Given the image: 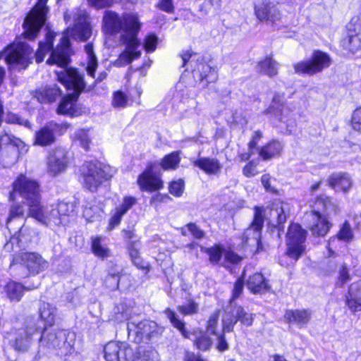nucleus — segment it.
Segmentation results:
<instances>
[{
  "mask_svg": "<svg viewBox=\"0 0 361 361\" xmlns=\"http://www.w3.org/2000/svg\"><path fill=\"white\" fill-rule=\"evenodd\" d=\"M353 238V232L350 224L345 222L338 233V238L342 240L348 241Z\"/></svg>",
  "mask_w": 361,
  "mask_h": 361,
  "instance_id": "nucleus-52",
  "label": "nucleus"
},
{
  "mask_svg": "<svg viewBox=\"0 0 361 361\" xmlns=\"http://www.w3.org/2000/svg\"><path fill=\"white\" fill-rule=\"evenodd\" d=\"M164 314L166 317L170 320L173 327L176 328L182 336L186 338H190L191 336H194V344L200 350H207L212 346V340L210 338L202 331L198 332L197 334H194L188 331L185 328V323L178 319L176 317V314L171 310L170 308H167L164 310Z\"/></svg>",
  "mask_w": 361,
  "mask_h": 361,
  "instance_id": "nucleus-12",
  "label": "nucleus"
},
{
  "mask_svg": "<svg viewBox=\"0 0 361 361\" xmlns=\"http://www.w3.org/2000/svg\"><path fill=\"white\" fill-rule=\"evenodd\" d=\"M157 352L154 350H146L144 347L137 348L135 353L129 357L131 361H157Z\"/></svg>",
  "mask_w": 361,
  "mask_h": 361,
  "instance_id": "nucleus-40",
  "label": "nucleus"
},
{
  "mask_svg": "<svg viewBox=\"0 0 361 361\" xmlns=\"http://www.w3.org/2000/svg\"><path fill=\"white\" fill-rule=\"evenodd\" d=\"M24 287L22 284L10 281L5 286V292L11 301L18 302L23 297Z\"/></svg>",
  "mask_w": 361,
  "mask_h": 361,
  "instance_id": "nucleus-41",
  "label": "nucleus"
},
{
  "mask_svg": "<svg viewBox=\"0 0 361 361\" xmlns=\"http://www.w3.org/2000/svg\"><path fill=\"white\" fill-rule=\"evenodd\" d=\"M57 212L58 208L56 206L48 209H44L39 204L36 209L35 207L32 209V212L29 215L46 226L65 225L68 221L63 219V217H61L60 213Z\"/></svg>",
  "mask_w": 361,
  "mask_h": 361,
  "instance_id": "nucleus-16",
  "label": "nucleus"
},
{
  "mask_svg": "<svg viewBox=\"0 0 361 361\" xmlns=\"http://www.w3.org/2000/svg\"><path fill=\"white\" fill-rule=\"evenodd\" d=\"M115 311L116 319L120 322L128 320L127 329L128 336L132 337L134 342L139 343L144 338L149 339L151 337L161 334L163 331L161 327H158L156 322L149 320L139 321L136 318L130 317L128 310L124 311V305H121Z\"/></svg>",
  "mask_w": 361,
  "mask_h": 361,
  "instance_id": "nucleus-5",
  "label": "nucleus"
},
{
  "mask_svg": "<svg viewBox=\"0 0 361 361\" xmlns=\"http://www.w3.org/2000/svg\"><path fill=\"white\" fill-rule=\"evenodd\" d=\"M157 37L154 35H149L146 37L145 49L147 51H154L157 48Z\"/></svg>",
  "mask_w": 361,
  "mask_h": 361,
  "instance_id": "nucleus-59",
  "label": "nucleus"
},
{
  "mask_svg": "<svg viewBox=\"0 0 361 361\" xmlns=\"http://www.w3.org/2000/svg\"><path fill=\"white\" fill-rule=\"evenodd\" d=\"M103 23L106 32L109 34L121 32L122 42L126 44V49L115 61V66H125L140 56V51H137L140 45L137 38L140 27L137 16L126 13L119 17L116 13L107 11L104 13Z\"/></svg>",
  "mask_w": 361,
  "mask_h": 361,
  "instance_id": "nucleus-2",
  "label": "nucleus"
},
{
  "mask_svg": "<svg viewBox=\"0 0 361 361\" xmlns=\"http://www.w3.org/2000/svg\"><path fill=\"white\" fill-rule=\"evenodd\" d=\"M55 34L48 32L46 35L45 42H40L39 48L34 54L33 49L25 42H14L7 49L8 54L6 57L7 63L12 66H19L20 68H26L35 56L37 63L44 60V55L53 49V41Z\"/></svg>",
  "mask_w": 361,
  "mask_h": 361,
  "instance_id": "nucleus-3",
  "label": "nucleus"
},
{
  "mask_svg": "<svg viewBox=\"0 0 361 361\" xmlns=\"http://www.w3.org/2000/svg\"><path fill=\"white\" fill-rule=\"evenodd\" d=\"M255 314L249 313L245 310L238 305H233L231 303L230 307H228L225 311V314L222 318V327L223 329L221 333L218 334L216 336V348L219 351L224 352L228 348V343L225 338V332H232L234 326L238 322L241 325L250 326L254 321Z\"/></svg>",
  "mask_w": 361,
  "mask_h": 361,
  "instance_id": "nucleus-6",
  "label": "nucleus"
},
{
  "mask_svg": "<svg viewBox=\"0 0 361 361\" xmlns=\"http://www.w3.org/2000/svg\"><path fill=\"white\" fill-rule=\"evenodd\" d=\"M85 52L87 54V66L85 69L87 75L95 80L94 83L102 82L106 78L107 72L106 71H101L99 73L98 76L96 77L95 72L98 66V61L92 43H88L85 46Z\"/></svg>",
  "mask_w": 361,
  "mask_h": 361,
  "instance_id": "nucleus-22",
  "label": "nucleus"
},
{
  "mask_svg": "<svg viewBox=\"0 0 361 361\" xmlns=\"http://www.w3.org/2000/svg\"><path fill=\"white\" fill-rule=\"evenodd\" d=\"M61 92L56 85H49L35 90L34 97L42 104L51 103L61 95Z\"/></svg>",
  "mask_w": 361,
  "mask_h": 361,
  "instance_id": "nucleus-26",
  "label": "nucleus"
},
{
  "mask_svg": "<svg viewBox=\"0 0 361 361\" xmlns=\"http://www.w3.org/2000/svg\"><path fill=\"white\" fill-rule=\"evenodd\" d=\"M180 57L182 67L185 68V71H191L195 81L201 82L205 80L207 85L217 80L216 71L206 62L203 56L185 51L180 54Z\"/></svg>",
  "mask_w": 361,
  "mask_h": 361,
  "instance_id": "nucleus-7",
  "label": "nucleus"
},
{
  "mask_svg": "<svg viewBox=\"0 0 361 361\" xmlns=\"http://www.w3.org/2000/svg\"><path fill=\"white\" fill-rule=\"evenodd\" d=\"M185 227L190 231V233L192 235V236L197 239H202L204 238L205 233L200 229L195 224L189 223Z\"/></svg>",
  "mask_w": 361,
  "mask_h": 361,
  "instance_id": "nucleus-56",
  "label": "nucleus"
},
{
  "mask_svg": "<svg viewBox=\"0 0 361 361\" xmlns=\"http://www.w3.org/2000/svg\"><path fill=\"white\" fill-rule=\"evenodd\" d=\"M16 229L15 231H10V233L13 235L11 238L12 243L17 242L19 243L20 247H25L32 240V238L35 234L34 230L30 229L28 226L21 224V222L18 224L16 226H14Z\"/></svg>",
  "mask_w": 361,
  "mask_h": 361,
  "instance_id": "nucleus-29",
  "label": "nucleus"
},
{
  "mask_svg": "<svg viewBox=\"0 0 361 361\" xmlns=\"http://www.w3.org/2000/svg\"><path fill=\"white\" fill-rule=\"evenodd\" d=\"M92 250L94 254L99 257H106L109 254V249L102 246L99 237L92 239Z\"/></svg>",
  "mask_w": 361,
  "mask_h": 361,
  "instance_id": "nucleus-49",
  "label": "nucleus"
},
{
  "mask_svg": "<svg viewBox=\"0 0 361 361\" xmlns=\"http://www.w3.org/2000/svg\"><path fill=\"white\" fill-rule=\"evenodd\" d=\"M219 317V311H216L214 313H212L208 321L207 324V331L214 336L217 335L219 334L217 331V326H218V321Z\"/></svg>",
  "mask_w": 361,
  "mask_h": 361,
  "instance_id": "nucleus-50",
  "label": "nucleus"
},
{
  "mask_svg": "<svg viewBox=\"0 0 361 361\" xmlns=\"http://www.w3.org/2000/svg\"><path fill=\"white\" fill-rule=\"evenodd\" d=\"M287 207L288 205L281 202H276L272 204L269 215L273 224H276V226L280 227L286 221V210Z\"/></svg>",
  "mask_w": 361,
  "mask_h": 361,
  "instance_id": "nucleus-32",
  "label": "nucleus"
},
{
  "mask_svg": "<svg viewBox=\"0 0 361 361\" xmlns=\"http://www.w3.org/2000/svg\"><path fill=\"white\" fill-rule=\"evenodd\" d=\"M264 224V217L262 215V211L259 207H255L254 219L250 226L245 231V236L247 237L251 235L253 232V238L258 243V240L260 237V231Z\"/></svg>",
  "mask_w": 361,
  "mask_h": 361,
  "instance_id": "nucleus-36",
  "label": "nucleus"
},
{
  "mask_svg": "<svg viewBox=\"0 0 361 361\" xmlns=\"http://www.w3.org/2000/svg\"><path fill=\"white\" fill-rule=\"evenodd\" d=\"M345 304L352 312L361 311V280L349 287L345 295Z\"/></svg>",
  "mask_w": 361,
  "mask_h": 361,
  "instance_id": "nucleus-25",
  "label": "nucleus"
},
{
  "mask_svg": "<svg viewBox=\"0 0 361 361\" xmlns=\"http://www.w3.org/2000/svg\"><path fill=\"white\" fill-rule=\"evenodd\" d=\"M67 158L63 150L58 149L49 154L47 160V172L56 176L63 172L66 168Z\"/></svg>",
  "mask_w": 361,
  "mask_h": 361,
  "instance_id": "nucleus-23",
  "label": "nucleus"
},
{
  "mask_svg": "<svg viewBox=\"0 0 361 361\" xmlns=\"http://www.w3.org/2000/svg\"><path fill=\"white\" fill-rule=\"evenodd\" d=\"M279 67V63L269 56L260 61L257 65L258 71L269 77L276 75L278 74Z\"/></svg>",
  "mask_w": 361,
  "mask_h": 361,
  "instance_id": "nucleus-37",
  "label": "nucleus"
},
{
  "mask_svg": "<svg viewBox=\"0 0 361 361\" xmlns=\"http://www.w3.org/2000/svg\"><path fill=\"white\" fill-rule=\"evenodd\" d=\"M343 47L354 53L360 47V40L357 35H348L342 40Z\"/></svg>",
  "mask_w": 361,
  "mask_h": 361,
  "instance_id": "nucleus-46",
  "label": "nucleus"
},
{
  "mask_svg": "<svg viewBox=\"0 0 361 361\" xmlns=\"http://www.w3.org/2000/svg\"><path fill=\"white\" fill-rule=\"evenodd\" d=\"M183 180L180 179L177 181H173L169 185V192L171 194L179 197L183 193Z\"/></svg>",
  "mask_w": 361,
  "mask_h": 361,
  "instance_id": "nucleus-55",
  "label": "nucleus"
},
{
  "mask_svg": "<svg viewBox=\"0 0 361 361\" xmlns=\"http://www.w3.org/2000/svg\"><path fill=\"white\" fill-rule=\"evenodd\" d=\"M66 333L64 331H51L47 332L44 329L39 339V348L48 350L63 349V353H67L72 349V344L67 341Z\"/></svg>",
  "mask_w": 361,
  "mask_h": 361,
  "instance_id": "nucleus-15",
  "label": "nucleus"
},
{
  "mask_svg": "<svg viewBox=\"0 0 361 361\" xmlns=\"http://www.w3.org/2000/svg\"><path fill=\"white\" fill-rule=\"evenodd\" d=\"M201 250L209 256V261L212 264H217L221 259L223 248L219 245L204 248L201 247Z\"/></svg>",
  "mask_w": 361,
  "mask_h": 361,
  "instance_id": "nucleus-47",
  "label": "nucleus"
},
{
  "mask_svg": "<svg viewBox=\"0 0 361 361\" xmlns=\"http://www.w3.org/2000/svg\"><path fill=\"white\" fill-rule=\"evenodd\" d=\"M25 213L24 207L20 204H13L10 209L9 216L7 219L6 226L9 231L16 230L14 226H16L18 224L21 222L23 224V216Z\"/></svg>",
  "mask_w": 361,
  "mask_h": 361,
  "instance_id": "nucleus-35",
  "label": "nucleus"
},
{
  "mask_svg": "<svg viewBox=\"0 0 361 361\" xmlns=\"http://www.w3.org/2000/svg\"><path fill=\"white\" fill-rule=\"evenodd\" d=\"M306 231L298 224L290 225L286 233L287 251L286 254L295 261L298 260L305 251Z\"/></svg>",
  "mask_w": 361,
  "mask_h": 361,
  "instance_id": "nucleus-11",
  "label": "nucleus"
},
{
  "mask_svg": "<svg viewBox=\"0 0 361 361\" xmlns=\"http://www.w3.org/2000/svg\"><path fill=\"white\" fill-rule=\"evenodd\" d=\"M62 127L54 121L47 123L35 133V145L42 147L51 145L56 141V135L60 133Z\"/></svg>",
  "mask_w": 361,
  "mask_h": 361,
  "instance_id": "nucleus-18",
  "label": "nucleus"
},
{
  "mask_svg": "<svg viewBox=\"0 0 361 361\" xmlns=\"http://www.w3.org/2000/svg\"><path fill=\"white\" fill-rule=\"evenodd\" d=\"M73 27L67 29L66 35L61 38L60 45L52 49L51 56L47 61L48 64H56L63 68L61 71H56L57 79L67 89L73 90L72 93L62 98L56 110L59 114L71 117L78 116L83 112L82 106L77 101L86 85L82 76L78 71L66 68L70 61L69 36L76 40L86 41L92 35L88 17L84 11L77 10L73 14Z\"/></svg>",
  "mask_w": 361,
  "mask_h": 361,
  "instance_id": "nucleus-1",
  "label": "nucleus"
},
{
  "mask_svg": "<svg viewBox=\"0 0 361 361\" xmlns=\"http://www.w3.org/2000/svg\"><path fill=\"white\" fill-rule=\"evenodd\" d=\"M313 209L306 213L305 220L312 234L315 236H324L331 227L327 216L336 215L338 207L325 195L317 198L312 206Z\"/></svg>",
  "mask_w": 361,
  "mask_h": 361,
  "instance_id": "nucleus-4",
  "label": "nucleus"
},
{
  "mask_svg": "<svg viewBox=\"0 0 361 361\" xmlns=\"http://www.w3.org/2000/svg\"><path fill=\"white\" fill-rule=\"evenodd\" d=\"M351 123L354 130L361 131V107L354 111Z\"/></svg>",
  "mask_w": 361,
  "mask_h": 361,
  "instance_id": "nucleus-57",
  "label": "nucleus"
},
{
  "mask_svg": "<svg viewBox=\"0 0 361 361\" xmlns=\"http://www.w3.org/2000/svg\"><path fill=\"white\" fill-rule=\"evenodd\" d=\"M255 13L261 21L275 22L281 18V13L277 5L267 0L255 4Z\"/></svg>",
  "mask_w": 361,
  "mask_h": 361,
  "instance_id": "nucleus-19",
  "label": "nucleus"
},
{
  "mask_svg": "<svg viewBox=\"0 0 361 361\" xmlns=\"http://www.w3.org/2000/svg\"><path fill=\"white\" fill-rule=\"evenodd\" d=\"M106 361H129L133 350L124 342L111 341L104 348Z\"/></svg>",
  "mask_w": 361,
  "mask_h": 361,
  "instance_id": "nucleus-17",
  "label": "nucleus"
},
{
  "mask_svg": "<svg viewBox=\"0 0 361 361\" xmlns=\"http://www.w3.org/2000/svg\"><path fill=\"white\" fill-rule=\"evenodd\" d=\"M243 288V281L241 279H238L234 284L233 293L232 300H235L241 294Z\"/></svg>",
  "mask_w": 361,
  "mask_h": 361,
  "instance_id": "nucleus-63",
  "label": "nucleus"
},
{
  "mask_svg": "<svg viewBox=\"0 0 361 361\" xmlns=\"http://www.w3.org/2000/svg\"><path fill=\"white\" fill-rule=\"evenodd\" d=\"M257 164L253 161H250L243 169V174L247 177H252L257 173L256 169Z\"/></svg>",
  "mask_w": 361,
  "mask_h": 361,
  "instance_id": "nucleus-61",
  "label": "nucleus"
},
{
  "mask_svg": "<svg viewBox=\"0 0 361 361\" xmlns=\"http://www.w3.org/2000/svg\"><path fill=\"white\" fill-rule=\"evenodd\" d=\"M331 64L329 56L321 51H316L310 60L303 61L294 65L295 72L298 74L314 75L328 68Z\"/></svg>",
  "mask_w": 361,
  "mask_h": 361,
  "instance_id": "nucleus-13",
  "label": "nucleus"
},
{
  "mask_svg": "<svg viewBox=\"0 0 361 361\" xmlns=\"http://www.w3.org/2000/svg\"><path fill=\"white\" fill-rule=\"evenodd\" d=\"M125 214L118 207L115 209L114 213L109 220V229L112 230L121 223V219Z\"/></svg>",
  "mask_w": 361,
  "mask_h": 361,
  "instance_id": "nucleus-54",
  "label": "nucleus"
},
{
  "mask_svg": "<svg viewBox=\"0 0 361 361\" xmlns=\"http://www.w3.org/2000/svg\"><path fill=\"white\" fill-rule=\"evenodd\" d=\"M137 184L142 190L156 191L163 188V182L153 173V167L149 165L138 176Z\"/></svg>",
  "mask_w": 361,
  "mask_h": 361,
  "instance_id": "nucleus-21",
  "label": "nucleus"
},
{
  "mask_svg": "<svg viewBox=\"0 0 361 361\" xmlns=\"http://www.w3.org/2000/svg\"><path fill=\"white\" fill-rule=\"evenodd\" d=\"M9 146L17 147L21 153H26L28 150L25 142L20 138L15 137L6 130L0 132V152L4 149H8Z\"/></svg>",
  "mask_w": 361,
  "mask_h": 361,
  "instance_id": "nucleus-30",
  "label": "nucleus"
},
{
  "mask_svg": "<svg viewBox=\"0 0 361 361\" xmlns=\"http://www.w3.org/2000/svg\"><path fill=\"white\" fill-rule=\"evenodd\" d=\"M39 329L35 322H28L25 327L15 330L12 338H9L10 345L18 352L27 351L32 341V336Z\"/></svg>",
  "mask_w": 361,
  "mask_h": 361,
  "instance_id": "nucleus-14",
  "label": "nucleus"
},
{
  "mask_svg": "<svg viewBox=\"0 0 361 361\" xmlns=\"http://www.w3.org/2000/svg\"><path fill=\"white\" fill-rule=\"evenodd\" d=\"M140 243L139 240L130 241L128 249L133 263L137 267H142V260L140 256Z\"/></svg>",
  "mask_w": 361,
  "mask_h": 361,
  "instance_id": "nucleus-44",
  "label": "nucleus"
},
{
  "mask_svg": "<svg viewBox=\"0 0 361 361\" xmlns=\"http://www.w3.org/2000/svg\"><path fill=\"white\" fill-rule=\"evenodd\" d=\"M119 276L117 274H109L104 281L107 287L110 289H116L118 287Z\"/></svg>",
  "mask_w": 361,
  "mask_h": 361,
  "instance_id": "nucleus-58",
  "label": "nucleus"
},
{
  "mask_svg": "<svg viewBox=\"0 0 361 361\" xmlns=\"http://www.w3.org/2000/svg\"><path fill=\"white\" fill-rule=\"evenodd\" d=\"M39 311L40 317L45 324L52 326L56 316V307L48 302H42L40 303Z\"/></svg>",
  "mask_w": 361,
  "mask_h": 361,
  "instance_id": "nucleus-39",
  "label": "nucleus"
},
{
  "mask_svg": "<svg viewBox=\"0 0 361 361\" xmlns=\"http://www.w3.org/2000/svg\"><path fill=\"white\" fill-rule=\"evenodd\" d=\"M23 265L30 274L35 275L44 271L49 267L47 261L37 252H25L21 255Z\"/></svg>",
  "mask_w": 361,
  "mask_h": 361,
  "instance_id": "nucleus-20",
  "label": "nucleus"
},
{
  "mask_svg": "<svg viewBox=\"0 0 361 361\" xmlns=\"http://www.w3.org/2000/svg\"><path fill=\"white\" fill-rule=\"evenodd\" d=\"M48 0H37L35 6L29 12L23 23L25 38L34 39L47 20L49 11L47 6Z\"/></svg>",
  "mask_w": 361,
  "mask_h": 361,
  "instance_id": "nucleus-8",
  "label": "nucleus"
},
{
  "mask_svg": "<svg viewBox=\"0 0 361 361\" xmlns=\"http://www.w3.org/2000/svg\"><path fill=\"white\" fill-rule=\"evenodd\" d=\"M225 259L231 263H238L241 257L233 252L228 251L225 253Z\"/></svg>",
  "mask_w": 361,
  "mask_h": 361,
  "instance_id": "nucleus-64",
  "label": "nucleus"
},
{
  "mask_svg": "<svg viewBox=\"0 0 361 361\" xmlns=\"http://www.w3.org/2000/svg\"><path fill=\"white\" fill-rule=\"evenodd\" d=\"M109 167H102L98 161L85 162L81 169L84 185L90 191H94L104 181L111 177Z\"/></svg>",
  "mask_w": 361,
  "mask_h": 361,
  "instance_id": "nucleus-9",
  "label": "nucleus"
},
{
  "mask_svg": "<svg viewBox=\"0 0 361 361\" xmlns=\"http://www.w3.org/2000/svg\"><path fill=\"white\" fill-rule=\"evenodd\" d=\"M128 99L121 91L116 92L114 94L112 104L114 107H125L127 105Z\"/></svg>",
  "mask_w": 361,
  "mask_h": 361,
  "instance_id": "nucleus-53",
  "label": "nucleus"
},
{
  "mask_svg": "<svg viewBox=\"0 0 361 361\" xmlns=\"http://www.w3.org/2000/svg\"><path fill=\"white\" fill-rule=\"evenodd\" d=\"M284 317L289 323L295 324L302 328L310 321L312 313L308 310H288L286 311Z\"/></svg>",
  "mask_w": 361,
  "mask_h": 361,
  "instance_id": "nucleus-31",
  "label": "nucleus"
},
{
  "mask_svg": "<svg viewBox=\"0 0 361 361\" xmlns=\"http://www.w3.org/2000/svg\"><path fill=\"white\" fill-rule=\"evenodd\" d=\"M135 198L126 197L123 199L122 204L118 208L126 214L135 204Z\"/></svg>",
  "mask_w": 361,
  "mask_h": 361,
  "instance_id": "nucleus-60",
  "label": "nucleus"
},
{
  "mask_svg": "<svg viewBox=\"0 0 361 361\" xmlns=\"http://www.w3.org/2000/svg\"><path fill=\"white\" fill-rule=\"evenodd\" d=\"M284 145L277 140H272L259 149V155L264 161L271 160L279 157L283 149Z\"/></svg>",
  "mask_w": 361,
  "mask_h": 361,
  "instance_id": "nucleus-28",
  "label": "nucleus"
},
{
  "mask_svg": "<svg viewBox=\"0 0 361 361\" xmlns=\"http://www.w3.org/2000/svg\"><path fill=\"white\" fill-rule=\"evenodd\" d=\"M329 186L336 191L347 193L353 186L350 176L345 172H337L331 174L327 179Z\"/></svg>",
  "mask_w": 361,
  "mask_h": 361,
  "instance_id": "nucleus-24",
  "label": "nucleus"
},
{
  "mask_svg": "<svg viewBox=\"0 0 361 361\" xmlns=\"http://www.w3.org/2000/svg\"><path fill=\"white\" fill-rule=\"evenodd\" d=\"M177 309L184 315L192 314L198 311V305L194 300H190L185 305L178 306Z\"/></svg>",
  "mask_w": 361,
  "mask_h": 361,
  "instance_id": "nucleus-51",
  "label": "nucleus"
},
{
  "mask_svg": "<svg viewBox=\"0 0 361 361\" xmlns=\"http://www.w3.org/2000/svg\"><path fill=\"white\" fill-rule=\"evenodd\" d=\"M180 161L178 152H171L166 155L161 161L160 166L164 170H175Z\"/></svg>",
  "mask_w": 361,
  "mask_h": 361,
  "instance_id": "nucleus-43",
  "label": "nucleus"
},
{
  "mask_svg": "<svg viewBox=\"0 0 361 361\" xmlns=\"http://www.w3.org/2000/svg\"><path fill=\"white\" fill-rule=\"evenodd\" d=\"M16 192L19 193L22 197L26 200L29 207V214L31 213L32 208L36 209L40 204L39 185L35 180L20 176L13 183V192L10 195L11 199Z\"/></svg>",
  "mask_w": 361,
  "mask_h": 361,
  "instance_id": "nucleus-10",
  "label": "nucleus"
},
{
  "mask_svg": "<svg viewBox=\"0 0 361 361\" xmlns=\"http://www.w3.org/2000/svg\"><path fill=\"white\" fill-rule=\"evenodd\" d=\"M193 165L203 171L207 175H218L220 173L222 165L216 158L199 157L192 161Z\"/></svg>",
  "mask_w": 361,
  "mask_h": 361,
  "instance_id": "nucleus-27",
  "label": "nucleus"
},
{
  "mask_svg": "<svg viewBox=\"0 0 361 361\" xmlns=\"http://www.w3.org/2000/svg\"><path fill=\"white\" fill-rule=\"evenodd\" d=\"M58 212L63 219L68 220V217L72 216L75 212V206L71 202H60L56 205Z\"/></svg>",
  "mask_w": 361,
  "mask_h": 361,
  "instance_id": "nucleus-48",
  "label": "nucleus"
},
{
  "mask_svg": "<svg viewBox=\"0 0 361 361\" xmlns=\"http://www.w3.org/2000/svg\"><path fill=\"white\" fill-rule=\"evenodd\" d=\"M19 154L22 153L17 147L9 146L8 149L0 152V162L4 167H10L17 162Z\"/></svg>",
  "mask_w": 361,
  "mask_h": 361,
  "instance_id": "nucleus-38",
  "label": "nucleus"
},
{
  "mask_svg": "<svg viewBox=\"0 0 361 361\" xmlns=\"http://www.w3.org/2000/svg\"><path fill=\"white\" fill-rule=\"evenodd\" d=\"M102 207L93 203H88L84 208L83 216L87 221H94L101 217Z\"/></svg>",
  "mask_w": 361,
  "mask_h": 361,
  "instance_id": "nucleus-42",
  "label": "nucleus"
},
{
  "mask_svg": "<svg viewBox=\"0 0 361 361\" xmlns=\"http://www.w3.org/2000/svg\"><path fill=\"white\" fill-rule=\"evenodd\" d=\"M247 287L253 293H265L269 289L266 279L260 273H255L249 277Z\"/></svg>",
  "mask_w": 361,
  "mask_h": 361,
  "instance_id": "nucleus-33",
  "label": "nucleus"
},
{
  "mask_svg": "<svg viewBox=\"0 0 361 361\" xmlns=\"http://www.w3.org/2000/svg\"><path fill=\"white\" fill-rule=\"evenodd\" d=\"M267 113H274L276 116H280V120L287 122L286 116L289 114V109L283 104V97L281 94H275L270 107L267 109Z\"/></svg>",
  "mask_w": 361,
  "mask_h": 361,
  "instance_id": "nucleus-34",
  "label": "nucleus"
},
{
  "mask_svg": "<svg viewBox=\"0 0 361 361\" xmlns=\"http://www.w3.org/2000/svg\"><path fill=\"white\" fill-rule=\"evenodd\" d=\"M73 140L75 143H78V145L85 150H88L90 144L91 143L89 135L84 129L77 130L74 133Z\"/></svg>",
  "mask_w": 361,
  "mask_h": 361,
  "instance_id": "nucleus-45",
  "label": "nucleus"
},
{
  "mask_svg": "<svg viewBox=\"0 0 361 361\" xmlns=\"http://www.w3.org/2000/svg\"><path fill=\"white\" fill-rule=\"evenodd\" d=\"M159 8L167 13H171L174 11V6L172 0H160L158 4Z\"/></svg>",
  "mask_w": 361,
  "mask_h": 361,
  "instance_id": "nucleus-62",
  "label": "nucleus"
}]
</instances>
